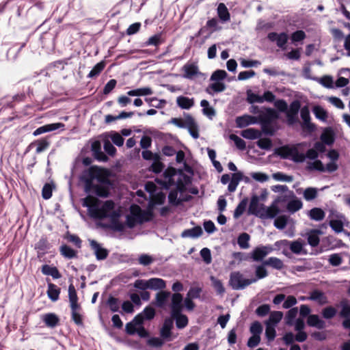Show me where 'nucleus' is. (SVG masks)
Returning a JSON list of instances; mask_svg holds the SVG:
<instances>
[{
    "mask_svg": "<svg viewBox=\"0 0 350 350\" xmlns=\"http://www.w3.org/2000/svg\"><path fill=\"white\" fill-rule=\"evenodd\" d=\"M163 174L165 180L163 185L166 189H170L172 185H176L177 190L183 192L191 182L189 176L180 170L176 171L174 168L166 170Z\"/></svg>",
    "mask_w": 350,
    "mask_h": 350,
    "instance_id": "obj_1",
    "label": "nucleus"
},
{
    "mask_svg": "<svg viewBox=\"0 0 350 350\" xmlns=\"http://www.w3.org/2000/svg\"><path fill=\"white\" fill-rule=\"evenodd\" d=\"M279 119V113L274 109L267 107L264 111H262L258 116L259 123L260 124L262 131L268 135H273L275 129L273 124Z\"/></svg>",
    "mask_w": 350,
    "mask_h": 350,
    "instance_id": "obj_2",
    "label": "nucleus"
},
{
    "mask_svg": "<svg viewBox=\"0 0 350 350\" xmlns=\"http://www.w3.org/2000/svg\"><path fill=\"white\" fill-rule=\"evenodd\" d=\"M81 180L85 183V191L90 193L94 187V180H97L100 183H105L107 178L101 174V170L96 166H91L85 170L81 175Z\"/></svg>",
    "mask_w": 350,
    "mask_h": 350,
    "instance_id": "obj_3",
    "label": "nucleus"
},
{
    "mask_svg": "<svg viewBox=\"0 0 350 350\" xmlns=\"http://www.w3.org/2000/svg\"><path fill=\"white\" fill-rule=\"evenodd\" d=\"M276 154L282 159H289L295 163H303L306 159L304 154L299 152L296 146H282L276 150Z\"/></svg>",
    "mask_w": 350,
    "mask_h": 350,
    "instance_id": "obj_4",
    "label": "nucleus"
},
{
    "mask_svg": "<svg viewBox=\"0 0 350 350\" xmlns=\"http://www.w3.org/2000/svg\"><path fill=\"white\" fill-rule=\"evenodd\" d=\"M118 212L119 211L115 210L114 202L112 200H107L101 206L98 204L96 208H94L91 217L96 219H111L113 213Z\"/></svg>",
    "mask_w": 350,
    "mask_h": 350,
    "instance_id": "obj_5",
    "label": "nucleus"
},
{
    "mask_svg": "<svg viewBox=\"0 0 350 350\" xmlns=\"http://www.w3.org/2000/svg\"><path fill=\"white\" fill-rule=\"evenodd\" d=\"M229 284L233 290H242L252 284V282L245 278L241 272L234 271L230 273Z\"/></svg>",
    "mask_w": 350,
    "mask_h": 350,
    "instance_id": "obj_6",
    "label": "nucleus"
},
{
    "mask_svg": "<svg viewBox=\"0 0 350 350\" xmlns=\"http://www.w3.org/2000/svg\"><path fill=\"white\" fill-rule=\"evenodd\" d=\"M340 306L341 309L339 317L344 319L342 325L345 329L349 331V336H350V304L347 299H342L340 302Z\"/></svg>",
    "mask_w": 350,
    "mask_h": 350,
    "instance_id": "obj_7",
    "label": "nucleus"
},
{
    "mask_svg": "<svg viewBox=\"0 0 350 350\" xmlns=\"http://www.w3.org/2000/svg\"><path fill=\"white\" fill-rule=\"evenodd\" d=\"M300 109L301 103L298 100H295L290 104L289 107L286 111L287 124L288 125H293L298 122L297 115Z\"/></svg>",
    "mask_w": 350,
    "mask_h": 350,
    "instance_id": "obj_8",
    "label": "nucleus"
},
{
    "mask_svg": "<svg viewBox=\"0 0 350 350\" xmlns=\"http://www.w3.org/2000/svg\"><path fill=\"white\" fill-rule=\"evenodd\" d=\"M272 251L273 247L271 245H260L250 252V258L254 262H261Z\"/></svg>",
    "mask_w": 350,
    "mask_h": 350,
    "instance_id": "obj_9",
    "label": "nucleus"
},
{
    "mask_svg": "<svg viewBox=\"0 0 350 350\" xmlns=\"http://www.w3.org/2000/svg\"><path fill=\"white\" fill-rule=\"evenodd\" d=\"M131 213L135 216L137 221L139 224L149 221L152 216L150 211H142L138 205H132L131 206Z\"/></svg>",
    "mask_w": 350,
    "mask_h": 350,
    "instance_id": "obj_10",
    "label": "nucleus"
},
{
    "mask_svg": "<svg viewBox=\"0 0 350 350\" xmlns=\"http://www.w3.org/2000/svg\"><path fill=\"white\" fill-rule=\"evenodd\" d=\"M267 38L269 41L275 42L276 45L282 49H286V43L288 42V35L285 32L278 33L276 32H270L267 35Z\"/></svg>",
    "mask_w": 350,
    "mask_h": 350,
    "instance_id": "obj_11",
    "label": "nucleus"
},
{
    "mask_svg": "<svg viewBox=\"0 0 350 350\" xmlns=\"http://www.w3.org/2000/svg\"><path fill=\"white\" fill-rule=\"evenodd\" d=\"M183 297L180 293H174L171 296L170 309L171 314L182 312L183 308Z\"/></svg>",
    "mask_w": 350,
    "mask_h": 350,
    "instance_id": "obj_12",
    "label": "nucleus"
},
{
    "mask_svg": "<svg viewBox=\"0 0 350 350\" xmlns=\"http://www.w3.org/2000/svg\"><path fill=\"white\" fill-rule=\"evenodd\" d=\"M65 127V124L61 122H56V123H52V124H45L44 126H40L38 129H36L33 133V135L34 136H38L39 135L53 131L57 129H62L64 130Z\"/></svg>",
    "mask_w": 350,
    "mask_h": 350,
    "instance_id": "obj_13",
    "label": "nucleus"
},
{
    "mask_svg": "<svg viewBox=\"0 0 350 350\" xmlns=\"http://www.w3.org/2000/svg\"><path fill=\"white\" fill-rule=\"evenodd\" d=\"M300 116L303 120L302 127L310 131H314V125L310 122V110L308 106L300 109Z\"/></svg>",
    "mask_w": 350,
    "mask_h": 350,
    "instance_id": "obj_14",
    "label": "nucleus"
},
{
    "mask_svg": "<svg viewBox=\"0 0 350 350\" xmlns=\"http://www.w3.org/2000/svg\"><path fill=\"white\" fill-rule=\"evenodd\" d=\"M184 71L183 77L186 79H191L194 77L200 74L198 66L196 63H187L183 67Z\"/></svg>",
    "mask_w": 350,
    "mask_h": 350,
    "instance_id": "obj_15",
    "label": "nucleus"
},
{
    "mask_svg": "<svg viewBox=\"0 0 350 350\" xmlns=\"http://www.w3.org/2000/svg\"><path fill=\"white\" fill-rule=\"evenodd\" d=\"M90 246L92 249L94 250L97 260H101L107 258L109 254L107 250L102 247L97 241L94 240H91Z\"/></svg>",
    "mask_w": 350,
    "mask_h": 350,
    "instance_id": "obj_16",
    "label": "nucleus"
},
{
    "mask_svg": "<svg viewBox=\"0 0 350 350\" xmlns=\"http://www.w3.org/2000/svg\"><path fill=\"white\" fill-rule=\"evenodd\" d=\"M322 234L321 230L313 229L306 233L308 243L311 247H317L320 242L319 235Z\"/></svg>",
    "mask_w": 350,
    "mask_h": 350,
    "instance_id": "obj_17",
    "label": "nucleus"
},
{
    "mask_svg": "<svg viewBox=\"0 0 350 350\" xmlns=\"http://www.w3.org/2000/svg\"><path fill=\"white\" fill-rule=\"evenodd\" d=\"M307 299L308 300L317 301L319 305H325L328 303L327 297L325 293L319 290L312 291Z\"/></svg>",
    "mask_w": 350,
    "mask_h": 350,
    "instance_id": "obj_18",
    "label": "nucleus"
},
{
    "mask_svg": "<svg viewBox=\"0 0 350 350\" xmlns=\"http://www.w3.org/2000/svg\"><path fill=\"white\" fill-rule=\"evenodd\" d=\"M173 327V321L170 319L164 321L162 327L160 330V336L163 339L171 340V330Z\"/></svg>",
    "mask_w": 350,
    "mask_h": 350,
    "instance_id": "obj_19",
    "label": "nucleus"
},
{
    "mask_svg": "<svg viewBox=\"0 0 350 350\" xmlns=\"http://www.w3.org/2000/svg\"><path fill=\"white\" fill-rule=\"evenodd\" d=\"M264 265V260L261 265L255 266V277L251 278L252 284L256 283L258 280L265 278L268 275V271Z\"/></svg>",
    "mask_w": 350,
    "mask_h": 350,
    "instance_id": "obj_20",
    "label": "nucleus"
},
{
    "mask_svg": "<svg viewBox=\"0 0 350 350\" xmlns=\"http://www.w3.org/2000/svg\"><path fill=\"white\" fill-rule=\"evenodd\" d=\"M141 325H143L141 323V317L135 316L131 321L126 324L125 331L129 335H134L137 332L138 326Z\"/></svg>",
    "mask_w": 350,
    "mask_h": 350,
    "instance_id": "obj_21",
    "label": "nucleus"
},
{
    "mask_svg": "<svg viewBox=\"0 0 350 350\" xmlns=\"http://www.w3.org/2000/svg\"><path fill=\"white\" fill-rule=\"evenodd\" d=\"M307 324L310 327H314L321 329L325 327V322L321 319L317 314H310L307 319Z\"/></svg>",
    "mask_w": 350,
    "mask_h": 350,
    "instance_id": "obj_22",
    "label": "nucleus"
},
{
    "mask_svg": "<svg viewBox=\"0 0 350 350\" xmlns=\"http://www.w3.org/2000/svg\"><path fill=\"white\" fill-rule=\"evenodd\" d=\"M120 217V211L117 213H113L112 217L110 219V225L109 228L117 232H122L124 230V224L119 221V217Z\"/></svg>",
    "mask_w": 350,
    "mask_h": 350,
    "instance_id": "obj_23",
    "label": "nucleus"
},
{
    "mask_svg": "<svg viewBox=\"0 0 350 350\" xmlns=\"http://www.w3.org/2000/svg\"><path fill=\"white\" fill-rule=\"evenodd\" d=\"M42 321L46 326L53 328L59 324V319L54 313H47L42 316Z\"/></svg>",
    "mask_w": 350,
    "mask_h": 350,
    "instance_id": "obj_24",
    "label": "nucleus"
},
{
    "mask_svg": "<svg viewBox=\"0 0 350 350\" xmlns=\"http://www.w3.org/2000/svg\"><path fill=\"white\" fill-rule=\"evenodd\" d=\"M177 105L183 109H189L194 105V99L180 96L176 98Z\"/></svg>",
    "mask_w": 350,
    "mask_h": 350,
    "instance_id": "obj_25",
    "label": "nucleus"
},
{
    "mask_svg": "<svg viewBox=\"0 0 350 350\" xmlns=\"http://www.w3.org/2000/svg\"><path fill=\"white\" fill-rule=\"evenodd\" d=\"M304 243L301 239H298L289 243L291 251L295 254H306V251L304 248Z\"/></svg>",
    "mask_w": 350,
    "mask_h": 350,
    "instance_id": "obj_26",
    "label": "nucleus"
},
{
    "mask_svg": "<svg viewBox=\"0 0 350 350\" xmlns=\"http://www.w3.org/2000/svg\"><path fill=\"white\" fill-rule=\"evenodd\" d=\"M166 288L165 281L161 278H153L148 280V288L152 290H163Z\"/></svg>",
    "mask_w": 350,
    "mask_h": 350,
    "instance_id": "obj_27",
    "label": "nucleus"
},
{
    "mask_svg": "<svg viewBox=\"0 0 350 350\" xmlns=\"http://www.w3.org/2000/svg\"><path fill=\"white\" fill-rule=\"evenodd\" d=\"M187 124L188 126L187 129H188L189 134L194 139H198L199 137L198 124L191 115H188Z\"/></svg>",
    "mask_w": 350,
    "mask_h": 350,
    "instance_id": "obj_28",
    "label": "nucleus"
},
{
    "mask_svg": "<svg viewBox=\"0 0 350 350\" xmlns=\"http://www.w3.org/2000/svg\"><path fill=\"white\" fill-rule=\"evenodd\" d=\"M61 289L53 283L48 284L47 295L52 301L59 299Z\"/></svg>",
    "mask_w": 350,
    "mask_h": 350,
    "instance_id": "obj_29",
    "label": "nucleus"
},
{
    "mask_svg": "<svg viewBox=\"0 0 350 350\" xmlns=\"http://www.w3.org/2000/svg\"><path fill=\"white\" fill-rule=\"evenodd\" d=\"M255 122L254 118L250 115H244L236 118V124L239 128H244Z\"/></svg>",
    "mask_w": 350,
    "mask_h": 350,
    "instance_id": "obj_30",
    "label": "nucleus"
},
{
    "mask_svg": "<svg viewBox=\"0 0 350 350\" xmlns=\"http://www.w3.org/2000/svg\"><path fill=\"white\" fill-rule=\"evenodd\" d=\"M68 298L70 308H80V305L78 304L77 294L75 288L72 284H70L68 286Z\"/></svg>",
    "mask_w": 350,
    "mask_h": 350,
    "instance_id": "obj_31",
    "label": "nucleus"
},
{
    "mask_svg": "<svg viewBox=\"0 0 350 350\" xmlns=\"http://www.w3.org/2000/svg\"><path fill=\"white\" fill-rule=\"evenodd\" d=\"M171 293L168 291H161L156 294V306L159 308H163L170 297Z\"/></svg>",
    "mask_w": 350,
    "mask_h": 350,
    "instance_id": "obj_32",
    "label": "nucleus"
},
{
    "mask_svg": "<svg viewBox=\"0 0 350 350\" xmlns=\"http://www.w3.org/2000/svg\"><path fill=\"white\" fill-rule=\"evenodd\" d=\"M41 271L44 275H51L54 279H59L62 277V275L56 267H51L48 265H44L42 267Z\"/></svg>",
    "mask_w": 350,
    "mask_h": 350,
    "instance_id": "obj_33",
    "label": "nucleus"
},
{
    "mask_svg": "<svg viewBox=\"0 0 350 350\" xmlns=\"http://www.w3.org/2000/svg\"><path fill=\"white\" fill-rule=\"evenodd\" d=\"M241 136L247 139H256L262 136V132L253 128L243 130L241 132Z\"/></svg>",
    "mask_w": 350,
    "mask_h": 350,
    "instance_id": "obj_34",
    "label": "nucleus"
},
{
    "mask_svg": "<svg viewBox=\"0 0 350 350\" xmlns=\"http://www.w3.org/2000/svg\"><path fill=\"white\" fill-rule=\"evenodd\" d=\"M202 234V230L200 226H196L190 229L185 230L181 233L183 238H198Z\"/></svg>",
    "mask_w": 350,
    "mask_h": 350,
    "instance_id": "obj_35",
    "label": "nucleus"
},
{
    "mask_svg": "<svg viewBox=\"0 0 350 350\" xmlns=\"http://www.w3.org/2000/svg\"><path fill=\"white\" fill-rule=\"evenodd\" d=\"M141 317V323H144L145 320L150 321L154 319L155 316V310L150 306L146 307L142 312L137 314Z\"/></svg>",
    "mask_w": 350,
    "mask_h": 350,
    "instance_id": "obj_36",
    "label": "nucleus"
},
{
    "mask_svg": "<svg viewBox=\"0 0 350 350\" xmlns=\"http://www.w3.org/2000/svg\"><path fill=\"white\" fill-rule=\"evenodd\" d=\"M98 204V200L92 196H88L83 199V206L88 208L90 216L93 213L94 208H96Z\"/></svg>",
    "mask_w": 350,
    "mask_h": 350,
    "instance_id": "obj_37",
    "label": "nucleus"
},
{
    "mask_svg": "<svg viewBox=\"0 0 350 350\" xmlns=\"http://www.w3.org/2000/svg\"><path fill=\"white\" fill-rule=\"evenodd\" d=\"M153 93L152 89L149 87H144L141 88H137L132 90H129L127 92V95L130 96H147L150 95Z\"/></svg>",
    "mask_w": 350,
    "mask_h": 350,
    "instance_id": "obj_38",
    "label": "nucleus"
},
{
    "mask_svg": "<svg viewBox=\"0 0 350 350\" xmlns=\"http://www.w3.org/2000/svg\"><path fill=\"white\" fill-rule=\"evenodd\" d=\"M172 317L176 321V325L178 329L185 328L188 324V318L181 312L178 314H171Z\"/></svg>",
    "mask_w": 350,
    "mask_h": 350,
    "instance_id": "obj_39",
    "label": "nucleus"
},
{
    "mask_svg": "<svg viewBox=\"0 0 350 350\" xmlns=\"http://www.w3.org/2000/svg\"><path fill=\"white\" fill-rule=\"evenodd\" d=\"M59 252L61 255L68 259L76 258L77 256V252L67 245H62L59 247Z\"/></svg>",
    "mask_w": 350,
    "mask_h": 350,
    "instance_id": "obj_40",
    "label": "nucleus"
},
{
    "mask_svg": "<svg viewBox=\"0 0 350 350\" xmlns=\"http://www.w3.org/2000/svg\"><path fill=\"white\" fill-rule=\"evenodd\" d=\"M264 265L270 266L277 270H281L284 267V263L282 260L277 257H270L268 259L264 260Z\"/></svg>",
    "mask_w": 350,
    "mask_h": 350,
    "instance_id": "obj_41",
    "label": "nucleus"
},
{
    "mask_svg": "<svg viewBox=\"0 0 350 350\" xmlns=\"http://www.w3.org/2000/svg\"><path fill=\"white\" fill-rule=\"evenodd\" d=\"M325 212L320 208H313L308 212V217L314 221H319L324 219Z\"/></svg>",
    "mask_w": 350,
    "mask_h": 350,
    "instance_id": "obj_42",
    "label": "nucleus"
},
{
    "mask_svg": "<svg viewBox=\"0 0 350 350\" xmlns=\"http://www.w3.org/2000/svg\"><path fill=\"white\" fill-rule=\"evenodd\" d=\"M200 105L202 107V113L206 116L208 118L212 119L215 116V109L209 106V103L206 100H202Z\"/></svg>",
    "mask_w": 350,
    "mask_h": 350,
    "instance_id": "obj_43",
    "label": "nucleus"
},
{
    "mask_svg": "<svg viewBox=\"0 0 350 350\" xmlns=\"http://www.w3.org/2000/svg\"><path fill=\"white\" fill-rule=\"evenodd\" d=\"M217 14L219 18L223 21H228L230 18V13L224 3H219L217 7Z\"/></svg>",
    "mask_w": 350,
    "mask_h": 350,
    "instance_id": "obj_44",
    "label": "nucleus"
},
{
    "mask_svg": "<svg viewBox=\"0 0 350 350\" xmlns=\"http://www.w3.org/2000/svg\"><path fill=\"white\" fill-rule=\"evenodd\" d=\"M278 213V209L276 207H262L259 215L262 218H274Z\"/></svg>",
    "mask_w": 350,
    "mask_h": 350,
    "instance_id": "obj_45",
    "label": "nucleus"
},
{
    "mask_svg": "<svg viewBox=\"0 0 350 350\" xmlns=\"http://www.w3.org/2000/svg\"><path fill=\"white\" fill-rule=\"evenodd\" d=\"M258 197L257 196H254L250 201V206H249V213L259 215L261 210L259 209L258 206Z\"/></svg>",
    "mask_w": 350,
    "mask_h": 350,
    "instance_id": "obj_46",
    "label": "nucleus"
},
{
    "mask_svg": "<svg viewBox=\"0 0 350 350\" xmlns=\"http://www.w3.org/2000/svg\"><path fill=\"white\" fill-rule=\"evenodd\" d=\"M298 313L297 308H291L286 314L285 323L288 325H293L296 321L295 318Z\"/></svg>",
    "mask_w": 350,
    "mask_h": 350,
    "instance_id": "obj_47",
    "label": "nucleus"
},
{
    "mask_svg": "<svg viewBox=\"0 0 350 350\" xmlns=\"http://www.w3.org/2000/svg\"><path fill=\"white\" fill-rule=\"evenodd\" d=\"M209 90H211L213 93L221 92L226 90V85L220 81H215L214 83L209 85L206 89V92L208 94H213Z\"/></svg>",
    "mask_w": 350,
    "mask_h": 350,
    "instance_id": "obj_48",
    "label": "nucleus"
},
{
    "mask_svg": "<svg viewBox=\"0 0 350 350\" xmlns=\"http://www.w3.org/2000/svg\"><path fill=\"white\" fill-rule=\"evenodd\" d=\"M306 169L308 171H319L321 172H325V166L323 165V163L320 160L315 159L314 161L308 163V166L306 167Z\"/></svg>",
    "mask_w": 350,
    "mask_h": 350,
    "instance_id": "obj_49",
    "label": "nucleus"
},
{
    "mask_svg": "<svg viewBox=\"0 0 350 350\" xmlns=\"http://www.w3.org/2000/svg\"><path fill=\"white\" fill-rule=\"evenodd\" d=\"M250 239V236L247 233H246V232L241 233L237 239V243H238L239 246L242 249L249 248Z\"/></svg>",
    "mask_w": 350,
    "mask_h": 350,
    "instance_id": "obj_50",
    "label": "nucleus"
},
{
    "mask_svg": "<svg viewBox=\"0 0 350 350\" xmlns=\"http://www.w3.org/2000/svg\"><path fill=\"white\" fill-rule=\"evenodd\" d=\"M145 101L148 103L149 106L155 108L161 109L166 104V100L164 99L158 100L156 97L146 98Z\"/></svg>",
    "mask_w": 350,
    "mask_h": 350,
    "instance_id": "obj_51",
    "label": "nucleus"
},
{
    "mask_svg": "<svg viewBox=\"0 0 350 350\" xmlns=\"http://www.w3.org/2000/svg\"><path fill=\"white\" fill-rule=\"evenodd\" d=\"M247 204V199H243L239 203V204L237 205V206L236 207V208L234 211V214H233L234 218L238 219L243 214V213L245 212V211L246 209Z\"/></svg>",
    "mask_w": 350,
    "mask_h": 350,
    "instance_id": "obj_52",
    "label": "nucleus"
},
{
    "mask_svg": "<svg viewBox=\"0 0 350 350\" xmlns=\"http://www.w3.org/2000/svg\"><path fill=\"white\" fill-rule=\"evenodd\" d=\"M25 98H26V94L24 92L16 94L12 97V101L3 105V106L1 109V111L4 108H13L14 107L13 102H18V103L22 102V101H24L25 100Z\"/></svg>",
    "mask_w": 350,
    "mask_h": 350,
    "instance_id": "obj_53",
    "label": "nucleus"
},
{
    "mask_svg": "<svg viewBox=\"0 0 350 350\" xmlns=\"http://www.w3.org/2000/svg\"><path fill=\"white\" fill-rule=\"evenodd\" d=\"M105 64L104 62H100L97 63L93 68L89 72L88 77V78H94L100 75V73L105 68Z\"/></svg>",
    "mask_w": 350,
    "mask_h": 350,
    "instance_id": "obj_54",
    "label": "nucleus"
},
{
    "mask_svg": "<svg viewBox=\"0 0 350 350\" xmlns=\"http://www.w3.org/2000/svg\"><path fill=\"white\" fill-rule=\"evenodd\" d=\"M318 191L317 189L314 187H308L306 188L303 193L304 198L306 201H312L317 197Z\"/></svg>",
    "mask_w": 350,
    "mask_h": 350,
    "instance_id": "obj_55",
    "label": "nucleus"
},
{
    "mask_svg": "<svg viewBox=\"0 0 350 350\" xmlns=\"http://www.w3.org/2000/svg\"><path fill=\"white\" fill-rule=\"evenodd\" d=\"M302 202L298 199L292 200L288 202L286 208L291 213H295L302 207Z\"/></svg>",
    "mask_w": 350,
    "mask_h": 350,
    "instance_id": "obj_56",
    "label": "nucleus"
},
{
    "mask_svg": "<svg viewBox=\"0 0 350 350\" xmlns=\"http://www.w3.org/2000/svg\"><path fill=\"white\" fill-rule=\"evenodd\" d=\"M312 111L317 119L323 121L326 120L327 114L326 111L322 107L319 105L314 106Z\"/></svg>",
    "mask_w": 350,
    "mask_h": 350,
    "instance_id": "obj_57",
    "label": "nucleus"
},
{
    "mask_svg": "<svg viewBox=\"0 0 350 350\" xmlns=\"http://www.w3.org/2000/svg\"><path fill=\"white\" fill-rule=\"evenodd\" d=\"M189 113L184 114L185 119L183 120L181 118H172L170 121V123L174 124L175 126H178V128L181 129H187L188 126L187 124V118H188Z\"/></svg>",
    "mask_w": 350,
    "mask_h": 350,
    "instance_id": "obj_58",
    "label": "nucleus"
},
{
    "mask_svg": "<svg viewBox=\"0 0 350 350\" xmlns=\"http://www.w3.org/2000/svg\"><path fill=\"white\" fill-rule=\"evenodd\" d=\"M265 336L269 341H273L276 336L275 326L271 325L269 322L266 323Z\"/></svg>",
    "mask_w": 350,
    "mask_h": 350,
    "instance_id": "obj_59",
    "label": "nucleus"
},
{
    "mask_svg": "<svg viewBox=\"0 0 350 350\" xmlns=\"http://www.w3.org/2000/svg\"><path fill=\"white\" fill-rule=\"evenodd\" d=\"M247 101L250 104L263 103L261 96L253 93L251 90L247 91Z\"/></svg>",
    "mask_w": 350,
    "mask_h": 350,
    "instance_id": "obj_60",
    "label": "nucleus"
},
{
    "mask_svg": "<svg viewBox=\"0 0 350 350\" xmlns=\"http://www.w3.org/2000/svg\"><path fill=\"white\" fill-rule=\"evenodd\" d=\"M283 317V313L280 311H273L271 312L269 321L270 324L272 323L271 325H275L278 323Z\"/></svg>",
    "mask_w": 350,
    "mask_h": 350,
    "instance_id": "obj_61",
    "label": "nucleus"
},
{
    "mask_svg": "<svg viewBox=\"0 0 350 350\" xmlns=\"http://www.w3.org/2000/svg\"><path fill=\"white\" fill-rule=\"evenodd\" d=\"M337 313V310L333 306H328L323 309L322 316L325 319H331L334 318Z\"/></svg>",
    "mask_w": 350,
    "mask_h": 350,
    "instance_id": "obj_62",
    "label": "nucleus"
},
{
    "mask_svg": "<svg viewBox=\"0 0 350 350\" xmlns=\"http://www.w3.org/2000/svg\"><path fill=\"white\" fill-rule=\"evenodd\" d=\"M256 145L262 150H269L272 147V142L269 138H259L256 142Z\"/></svg>",
    "mask_w": 350,
    "mask_h": 350,
    "instance_id": "obj_63",
    "label": "nucleus"
},
{
    "mask_svg": "<svg viewBox=\"0 0 350 350\" xmlns=\"http://www.w3.org/2000/svg\"><path fill=\"white\" fill-rule=\"evenodd\" d=\"M230 139L234 142L237 148L241 150H243L246 148L245 142L241 137L234 134L230 135Z\"/></svg>",
    "mask_w": 350,
    "mask_h": 350,
    "instance_id": "obj_64",
    "label": "nucleus"
}]
</instances>
